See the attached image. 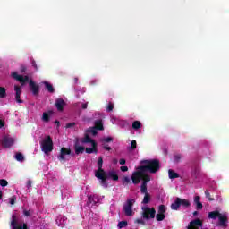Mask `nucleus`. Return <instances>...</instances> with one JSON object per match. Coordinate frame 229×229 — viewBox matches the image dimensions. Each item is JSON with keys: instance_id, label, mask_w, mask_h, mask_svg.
<instances>
[{"instance_id": "f257e3e1", "label": "nucleus", "mask_w": 229, "mask_h": 229, "mask_svg": "<svg viewBox=\"0 0 229 229\" xmlns=\"http://www.w3.org/2000/svg\"><path fill=\"white\" fill-rule=\"evenodd\" d=\"M140 164L147 165L148 173H151L152 174L160 171V160L158 159H146L140 161Z\"/></svg>"}, {"instance_id": "f03ea898", "label": "nucleus", "mask_w": 229, "mask_h": 229, "mask_svg": "<svg viewBox=\"0 0 229 229\" xmlns=\"http://www.w3.org/2000/svg\"><path fill=\"white\" fill-rule=\"evenodd\" d=\"M41 151L47 155V153H51L53 151V138L51 136H46L43 140L39 142Z\"/></svg>"}, {"instance_id": "7ed1b4c3", "label": "nucleus", "mask_w": 229, "mask_h": 229, "mask_svg": "<svg viewBox=\"0 0 229 229\" xmlns=\"http://www.w3.org/2000/svg\"><path fill=\"white\" fill-rule=\"evenodd\" d=\"M180 207H184V208H189V207H191V201L185 199H181L180 197H177L175 199V201L171 204V209L178 210Z\"/></svg>"}, {"instance_id": "20e7f679", "label": "nucleus", "mask_w": 229, "mask_h": 229, "mask_svg": "<svg viewBox=\"0 0 229 229\" xmlns=\"http://www.w3.org/2000/svg\"><path fill=\"white\" fill-rule=\"evenodd\" d=\"M142 217L148 221V219H155V216L157 215V210L155 208L144 207L142 208Z\"/></svg>"}, {"instance_id": "39448f33", "label": "nucleus", "mask_w": 229, "mask_h": 229, "mask_svg": "<svg viewBox=\"0 0 229 229\" xmlns=\"http://www.w3.org/2000/svg\"><path fill=\"white\" fill-rule=\"evenodd\" d=\"M135 203V199H127L126 204L123 206V212L125 216L128 217H131L133 216V204Z\"/></svg>"}, {"instance_id": "423d86ee", "label": "nucleus", "mask_w": 229, "mask_h": 229, "mask_svg": "<svg viewBox=\"0 0 229 229\" xmlns=\"http://www.w3.org/2000/svg\"><path fill=\"white\" fill-rule=\"evenodd\" d=\"M12 78L16 80V81H19L21 84V87H24V85H26V82L30 81V77L28 75H19V73H17L16 72H13L12 73Z\"/></svg>"}, {"instance_id": "0eeeda50", "label": "nucleus", "mask_w": 229, "mask_h": 229, "mask_svg": "<svg viewBox=\"0 0 229 229\" xmlns=\"http://www.w3.org/2000/svg\"><path fill=\"white\" fill-rule=\"evenodd\" d=\"M96 178L98 180H101L100 183L102 187L105 189H108V182H106V180H108V176L106 175V172L104 173H95Z\"/></svg>"}, {"instance_id": "6e6552de", "label": "nucleus", "mask_w": 229, "mask_h": 229, "mask_svg": "<svg viewBox=\"0 0 229 229\" xmlns=\"http://www.w3.org/2000/svg\"><path fill=\"white\" fill-rule=\"evenodd\" d=\"M1 144L4 148H12L15 144V140L9 136H4Z\"/></svg>"}, {"instance_id": "1a4fd4ad", "label": "nucleus", "mask_w": 229, "mask_h": 229, "mask_svg": "<svg viewBox=\"0 0 229 229\" xmlns=\"http://www.w3.org/2000/svg\"><path fill=\"white\" fill-rule=\"evenodd\" d=\"M29 87L33 96H38V94H40V86L38 84H36L33 80H30L29 81Z\"/></svg>"}, {"instance_id": "9d476101", "label": "nucleus", "mask_w": 229, "mask_h": 229, "mask_svg": "<svg viewBox=\"0 0 229 229\" xmlns=\"http://www.w3.org/2000/svg\"><path fill=\"white\" fill-rule=\"evenodd\" d=\"M218 226L228 228V216L226 214L220 213V216H218Z\"/></svg>"}, {"instance_id": "9b49d317", "label": "nucleus", "mask_w": 229, "mask_h": 229, "mask_svg": "<svg viewBox=\"0 0 229 229\" xmlns=\"http://www.w3.org/2000/svg\"><path fill=\"white\" fill-rule=\"evenodd\" d=\"M71 155V148L65 147L61 148L60 155L57 157L60 162H65V156Z\"/></svg>"}, {"instance_id": "f8f14e48", "label": "nucleus", "mask_w": 229, "mask_h": 229, "mask_svg": "<svg viewBox=\"0 0 229 229\" xmlns=\"http://www.w3.org/2000/svg\"><path fill=\"white\" fill-rule=\"evenodd\" d=\"M198 226L200 228L203 226V221L199 218L191 221L188 225V229H199Z\"/></svg>"}, {"instance_id": "ddd939ff", "label": "nucleus", "mask_w": 229, "mask_h": 229, "mask_svg": "<svg viewBox=\"0 0 229 229\" xmlns=\"http://www.w3.org/2000/svg\"><path fill=\"white\" fill-rule=\"evenodd\" d=\"M14 90H15L16 103H24V101L21 99V94H22V88H21V86L15 85Z\"/></svg>"}, {"instance_id": "4468645a", "label": "nucleus", "mask_w": 229, "mask_h": 229, "mask_svg": "<svg viewBox=\"0 0 229 229\" xmlns=\"http://www.w3.org/2000/svg\"><path fill=\"white\" fill-rule=\"evenodd\" d=\"M142 177L143 175L140 174L139 172L135 171L132 173L131 179L132 181V183H134V185H139V183H140V179Z\"/></svg>"}, {"instance_id": "2eb2a0df", "label": "nucleus", "mask_w": 229, "mask_h": 229, "mask_svg": "<svg viewBox=\"0 0 229 229\" xmlns=\"http://www.w3.org/2000/svg\"><path fill=\"white\" fill-rule=\"evenodd\" d=\"M65 106V100L63 98H57L55 100V107L57 108L58 112H64V108Z\"/></svg>"}, {"instance_id": "dca6fc26", "label": "nucleus", "mask_w": 229, "mask_h": 229, "mask_svg": "<svg viewBox=\"0 0 229 229\" xmlns=\"http://www.w3.org/2000/svg\"><path fill=\"white\" fill-rule=\"evenodd\" d=\"M98 201H99V199H98L97 196H95V195L89 196V197H88L87 205L89 207H90V205H91V207H95L98 205Z\"/></svg>"}, {"instance_id": "f3484780", "label": "nucleus", "mask_w": 229, "mask_h": 229, "mask_svg": "<svg viewBox=\"0 0 229 229\" xmlns=\"http://www.w3.org/2000/svg\"><path fill=\"white\" fill-rule=\"evenodd\" d=\"M138 170L136 171L138 174H140L141 176H144V174H146V173H148V165H140L137 168Z\"/></svg>"}, {"instance_id": "a211bd4d", "label": "nucleus", "mask_w": 229, "mask_h": 229, "mask_svg": "<svg viewBox=\"0 0 229 229\" xmlns=\"http://www.w3.org/2000/svg\"><path fill=\"white\" fill-rule=\"evenodd\" d=\"M221 216V213L217 210L211 211L208 214V219H219V216Z\"/></svg>"}, {"instance_id": "6ab92c4d", "label": "nucleus", "mask_w": 229, "mask_h": 229, "mask_svg": "<svg viewBox=\"0 0 229 229\" xmlns=\"http://www.w3.org/2000/svg\"><path fill=\"white\" fill-rule=\"evenodd\" d=\"M51 115H53V111L49 110L48 112H44L42 116V121L44 123H49L51 119Z\"/></svg>"}, {"instance_id": "aec40b11", "label": "nucleus", "mask_w": 229, "mask_h": 229, "mask_svg": "<svg viewBox=\"0 0 229 229\" xmlns=\"http://www.w3.org/2000/svg\"><path fill=\"white\" fill-rule=\"evenodd\" d=\"M92 148H86L85 151L88 153V155H90L92 153H98V143H93Z\"/></svg>"}, {"instance_id": "412c9836", "label": "nucleus", "mask_w": 229, "mask_h": 229, "mask_svg": "<svg viewBox=\"0 0 229 229\" xmlns=\"http://www.w3.org/2000/svg\"><path fill=\"white\" fill-rule=\"evenodd\" d=\"M106 176L107 178H112L114 182H117V180H119V175L117 174V172L114 170L109 171Z\"/></svg>"}, {"instance_id": "4be33fe9", "label": "nucleus", "mask_w": 229, "mask_h": 229, "mask_svg": "<svg viewBox=\"0 0 229 229\" xmlns=\"http://www.w3.org/2000/svg\"><path fill=\"white\" fill-rule=\"evenodd\" d=\"M98 170H97L95 173H98V174L106 173L105 170L103 169V157H98Z\"/></svg>"}, {"instance_id": "5701e85b", "label": "nucleus", "mask_w": 229, "mask_h": 229, "mask_svg": "<svg viewBox=\"0 0 229 229\" xmlns=\"http://www.w3.org/2000/svg\"><path fill=\"white\" fill-rule=\"evenodd\" d=\"M199 199H201V198H199V196H196L194 198V203L196 205L197 210H202L203 209V204L201 203V201H199Z\"/></svg>"}, {"instance_id": "b1692460", "label": "nucleus", "mask_w": 229, "mask_h": 229, "mask_svg": "<svg viewBox=\"0 0 229 229\" xmlns=\"http://www.w3.org/2000/svg\"><path fill=\"white\" fill-rule=\"evenodd\" d=\"M82 144H94L96 143V141L94 140H92V138H90V136H89V134H86L84 139L81 140Z\"/></svg>"}, {"instance_id": "393cba45", "label": "nucleus", "mask_w": 229, "mask_h": 229, "mask_svg": "<svg viewBox=\"0 0 229 229\" xmlns=\"http://www.w3.org/2000/svg\"><path fill=\"white\" fill-rule=\"evenodd\" d=\"M43 85H45V89H47L50 94L55 93V88L53 87V84L49 83L48 81H43Z\"/></svg>"}, {"instance_id": "a878e982", "label": "nucleus", "mask_w": 229, "mask_h": 229, "mask_svg": "<svg viewBox=\"0 0 229 229\" xmlns=\"http://www.w3.org/2000/svg\"><path fill=\"white\" fill-rule=\"evenodd\" d=\"M94 127L96 129L99 130L100 131L105 130V127L103 126V120L98 119V120L95 121V126Z\"/></svg>"}, {"instance_id": "bb28decb", "label": "nucleus", "mask_w": 229, "mask_h": 229, "mask_svg": "<svg viewBox=\"0 0 229 229\" xmlns=\"http://www.w3.org/2000/svg\"><path fill=\"white\" fill-rule=\"evenodd\" d=\"M200 172H201V168H199V166H195L191 171L192 178H195V179L198 178V176H199Z\"/></svg>"}, {"instance_id": "cd10ccee", "label": "nucleus", "mask_w": 229, "mask_h": 229, "mask_svg": "<svg viewBox=\"0 0 229 229\" xmlns=\"http://www.w3.org/2000/svg\"><path fill=\"white\" fill-rule=\"evenodd\" d=\"M168 176L170 180H174V178H180V174L172 169L168 170Z\"/></svg>"}, {"instance_id": "c85d7f7f", "label": "nucleus", "mask_w": 229, "mask_h": 229, "mask_svg": "<svg viewBox=\"0 0 229 229\" xmlns=\"http://www.w3.org/2000/svg\"><path fill=\"white\" fill-rule=\"evenodd\" d=\"M74 149L75 155H80L81 153H83V151H85V147L78 146V144H75Z\"/></svg>"}, {"instance_id": "c756f323", "label": "nucleus", "mask_w": 229, "mask_h": 229, "mask_svg": "<svg viewBox=\"0 0 229 229\" xmlns=\"http://www.w3.org/2000/svg\"><path fill=\"white\" fill-rule=\"evenodd\" d=\"M65 221H67V216H58L56 219V225L61 226V225H64Z\"/></svg>"}, {"instance_id": "7c9ffc66", "label": "nucleus", "mask_w": 229, "mask_h": 229, "mask_svg": "<svg viewBox=\"0 0 229 229\" xmlns=\"http://www.w3.org/2000/svg\"><path fill=\"white\" fill-rule=\"evenodd\" d=\"M151 201V195L149 193H145L142 203L143 205H148Z\"/></svg>"}, {"instance_id": "2f4dec72", "label": "nucleus", "mask_w": 229, "mask_h": 229, "mask_svg": "<svg viewBox=\"0 0 229 229\" xmlns=\"http://www.w3.org/2000/svg\"><path fill=\"white\" fill-rule=\"evenodd\" d=\"M140 192L141 194H148V184L146 182H142L140 185Z\"/></svg>"}, {"instance_id": "473e14b6", "label": "nucleus", "mask_w": 229, "mask_h": 229, "mask_svg": "<svg viewBox=\"0 0 229 229\" xmlns=\"http://www.w3.org/2000/svg\"><path fill=\"white\" fill-rule=\"evenodd\" d=\"M135 149H137V140H133L131 142V146L128 148L129 151H135Z\"/></svg>"}, {"instance_id": "72a5a7b5", "label": "nucleus", "mask_w": 229, "mask_h": 229, "mask_svg": "<svg viewBox=\"0 0 229 229\" xmlns=\"http://www.w3.org/2000/svg\"><path fill=\"white\" fill-rule=\"evenodd\" d=\"M15 159L17 162H24V155H22L21 152H18L15 154Z\"/></svg>"}, {"instance_id": "f704fd0d", "label": "nucleus", "mask_w": 229, "mask_h": 229, "mask_svg": "<svg viewBox=\"0 0 229 229\" xmlns=\"http://www.w3.org/2000/svg\"><path fill=\"white\" fill-rule=\"evenodd\" d=\"M142 180V183L148 184V182H151V177L149 176V174H144L141 178Z\"/></svg>"}, {"instance_id": "c9c22d12", "label": "nucleus", "mask_w": 229, "mask_h": 229, "mask_svg": "<svg viewBox=\"0 0 229 229\" xmlns=\"http://www.w3.org/2000/svg\"><path fill=\"white\" fill-rule=\"evenodd\" d=\"M157 221H164L165 219V214L157 213L156 215Z\"/></svg>"}, {"instance_id": "e433bc0d", "label": "nucleus", "mask_w": 229, "mask_h": 229, "mask_svg": "<svg viewBox=\"0 0 229 229\" xmlns=\"http://www.w3.org/2000/svg\"><path fill=\"white\" fill-rule=\"evenodd\" d=\"M140 126H141V123H140V121H134L132 123V129L133 130H139L140 128Z\"/></svg>"}, {"instance_id": "4c0bfd02", "label": "nucleus", "mask_w": 229, "mask_h": 229, "mask_svg": "<svg viewBox=\"0 0 229 229\" xmlns=\"http://www.w3.org/2000/svg\"><path fill=\"white\" fill-rule=\"evenodd\" d=\"M128 226L127 221H121L118 223V228H126Z\"/></svg>"}, {"instance_id": "58836bf2", "label": "nucleus", "mask_w": 229, "mask_h": 229, "mask_svg": "<svg viewBox=\"0 0 229 229\" xmlns=\"http://www.w3.org/2000/svg\"><path fill=\"white\" fill-rule=\"evenodd\" d=\"M0 98H6V89L0 87Z\"/></svg>"}, {"instance_id": "ea45409f", "label": "nucleus", "mask_w": 229, "mask_h": 229, "mask_svg": "<svg viewBox=\"0 0 229 229\" xmlns=\"http://www.w3.org/2000/svg\"><path fill=\"white\" fill-rule=\"evenodd\" d=\"M205 196L208 201H214V198L210 196V192L208 191V190L205 191Z\"/></svg>"}, {"instance_id": "a19ab883", "label": "nucleus", "mask_w": 229, "mask_h": 229, "mask_svg": "<svg viewBox=\"0 0 229 229\" xmlns=\"http://www.w3.org/2000/svg\"><path fill=\"white\" fill-rule=\"evenodd\" d=\"M106 112H113L114 110V103L109 102L107 107L106 108Z\"/></svg>"}, {"instance_id": "79ce46f5", "label": "nucleus", "mask_w": 229, "mask_h": 229, "mask_svg": "<svg viewBox=\"0 0 229 229\" xmlns=\"http://www.w3.org/2000/svg\"><path fill=\"white\" fill-rule=\"evenodd\" d=\"M158 214H165V206L160 205L158 207Z\"/></svg>"}, {"instance_id": "37998d69", "label": "nucleus", "mask_w": 229, "mask_h": 229, "mask_svg": "<svg viewBox=\"0 0 229 229\" xmlns=\"http://www.w3.org/2000/svg\"><path fill=\"white\" fill-rule=\"evenodd\" d=\"M0 185H1V187H7L8 186V181H6L5 179H1L0 180Z\"/></svg>"}, {"instance_id": "c03bdc74", "label": "nucleus", "mask_w": 229, "mask_h": 229, "mask_svg": "<svg viewBox=\"0 0 229 229\" xmlns=\"http://www.w3.org/2000/svg\"><path fill=\"white\" fill-rule=\"evenodd\" d=\"M32 212H33V211H31V210H26V209H24V210H23V215L25 216V217H30Z\"/></svg>"}, {"instance_id": "a18cd8bd", "label": "nucleus", "mask_w": 229, "mask_h": 229, "mask_svg": "<svg viewBox=\"0 0 229 229\" xmlns=\"http://www.w3.org/2000/svg\"><path fill=\"white\" fill-rule=\"evenodd\" d=\"M114 141V138L112 137H106L102 139V142H113Z\"/></svg>"}, {"instance_id": "49530a36", "label": "nucleus", "mask_w": 229, "mask_h": 229, "mask_svg": "<svg viewBox=\"0 0 229 229\" xmlns=\"http://www.w3.org/2000/svg\"><path fill=\"white\" fill-rule=\"evenodd\" d=\"M31 65L36 71H38V66L37 65V62L35 61V59L31 60Z\"/></svg>"}, {"instance_id": "de8ad7c7", "label": "nucleus", "mask_w": 229, "mask_h": 229, "mask_svg": "<svg viewBox=\"0 0 229 229\" xmlns=\"http://www.w3.org/2000/svg\"><path fill=\"white\" fill-rule=\"evenodd\" d=\"M102 146L106 151H112V148L106 145V143H103Z\"/></svg>"}, {"instance_id": "09e8293b", "label": "nucleus", "mask_w": 229, "mask_h": 229, "mask_svg": "<svg viewBox=\"0 0 229 229\" xmlns=\"http://www.w3.org/2000/svg\"><path fill=\"white\" fill-rule=\"evenodd\" d=\"M89 132L92 133V135H98V129L91 127Z\"/></svg>"}, {"instance_id": "8fccbe9b", "label": "nucleus", "mask_w": 229, "mask_h": 229, "mask_svg": "<svg viewBox=\"0 0 229 229\" xmlns=\"http://www.w3.org/2000/svg\"><path fill=\"white\" fill-rule=\"evenodd\" d=\"M174 159L175 162H180V160H182V155L177 154L174 157Z\"/></svg>"}, {"instance_id": "3c124183", "label": "nucleus", "mask_w": 229, "mask_h": 229, "mask_svg": "<svg viewBox=\"0 0 229 229\" xmlns=\"http://www.w3.org/2000/svg\"><path fill=\"white\" fill-rule=\"evenodd\" d=\"M15 201H17V197L13 196V197L10 199V204H11V205H15Z\"/></svg>"}, {"instance_id": "603ef678", "label": "nucleus", "mask_w": 229, "mask_h": 229, "mask_svg": "<svg viewBox=\"0 0 229 229\" xmlns=\"http://www.w3.org/2000/svg\"><path fill=\"white\" fill-rule=\"evenodd\" d=\"M73 126H76V123H69L66 124V128H72Z\"/></svg>"}, {"instance_id": "864d4df0", "label": "nucleus", "mask_w": 229, "mask_h": 229, "mask_svg": "<svg viewBox=\"0 0 229 229\" xmlns=\"http://www.w3.org/2000/svg\"><path fill=\"white\" fill-rule=\"evenodd\" d=\"M119 164H120V165H126V159H124V158L120 159Z\"/></svg>"}, {"instance_id": "5fc2aeb1", "label": "nucleus", "mask_w": 229, "mask_h": 229, "mask_svg": "<svg viewBox=\"0 0 229 229\" xmlns=\"http://www.w3.org/2000/svg\"><path fill=\"white\" fill-rule=\"evenodd\" d=\"M89 106V103H83L81 104L82 110H87V107Z\"/></svg>"}, {"instance_id": "6e6d98bb", "label": "nucleus", "mask_w": 229, "mask_h": 229, "mask_svg": "<svg viewBox=\"0 0 229 229\" xmlns=\"http://www.w3.org/2000/svg\"><path fill=\"white\" fill-rule=\"evenodd\" d=\"M135 223H138V225H144V220L138 218L136 219Z\"/></svg>"}, {"instance_id": "4d7b16f0", "label": "nucleus", "mask_w": 229, "mask_h": 229, "mask_svg": "<svg viewBox=\"0 0 229 229\" xmlns=\"http://www.w3.org/2000/svg\"><path fill=\"white\" fill-rule=\"evenodd\" d=\"M20 71H21V73H24V72H26V71H27V68H26V66H24V65L21 66V69H20Z\"/></svg>"}, {"instance_id": "13d9d810", "label": "nucleus", "mask_w": 229, "mask_h": 229, "mask_svg": "<svg viewBox=\"0 0 229 229\" xmlns=\"http://www.w3.org/2000/svg\"><path fill=\"white\" fill-rule=\"evenodd\" d=\"M123 183H130V177L128 176L123 177Z\"/></svg>"}, {"instance_id": "bf43d9fd", "label": "nucleus", "mask_w": 229, "mask_h": 229, "mask_svg": "<svg viewBox=\"0 0 229 229\" xmlns=\"http://www.w3.org/2000/svg\"><path fill=\"white\" fill-rule=\"evenodd\" d=\"M120 169L123 173H126V171H128V166H121Z\"/></svg>"}, {"instance_id": "052dcab7", "label": "nucleus", "mask_w": 229, "mask_h": 229, "mask_svg": "<svg viewBox=\"0 0 229 229\" xmlns=\"http://www.w3.org/2000/svg\"><path fill=\"white\" fill-rule=\"evenodd\" d=\"M27 187H28V189H30L31 187V181L27 182Z\"/></svg>"}, {"instance_id": "680f3d73", "label": "nucleus", "mask_w": 229, "mask_h": 229, "mask_svg": "<svg viewBox=\"0 0 229 229\" xmlns=\"http://www.w3.org/2000/svg\"><path fill=\"white\" fill-rule=\"evenodd\" d=\"M3 126H4V122H3V120H0V128H3Z\"/></svg>"}, {"instance_id": "e2e57ef3", "label": "nucleus", "mask_w": 229, "mask_h": 229, "mask_svg": "<svg viewBox=\"0 0 229 229\" xmlns=\"http://www.w3.org/2000/svg\"><path fill=\"white\" fill-rule=\"evenodd\" d=\"M3 199V191H0V200Z\"/></svg>"}, {"instance_id": "0e129e2a", "label": "nucleus", "mask_w": 229, "mask_h": 229, "mask_svg": "<svg viewBox=\"0 0 229 229\" xmlns=\"http://www.w3.org/2000/svg\"><path fill=\"white\" fill-rule=\"evenodd\" d=\"M55 124H57V126H60V122H58V120H56Z\"/></svg>"}, {"instance_id": "69168bd1", "label": "nucleus", "mask_w": 229, "mask_h": 229, "mask_svg": "<svg viewBox=\"0 0 229 229\" xmlns=\"http://www.w3.org/2000/svg\"><path fill=\"white\" fill-rule=\"evenodd\" d=\"M193 216H198V211H194V212H193Z\"/></svg>"}, {"instance_id": "338daca9", "label": "nucleus", "mask_w": 229, "mask_h": 229, "mask_svg": "<svg viewBox=\"0 0 229 229\" xmlns=\"http://www.w3.org/2000/svg\"><path fill=\"white\" fill-rule=\"evenodd\" d=\"M114 164H117V159H114Z\"/></svg>"}]
</instances>
